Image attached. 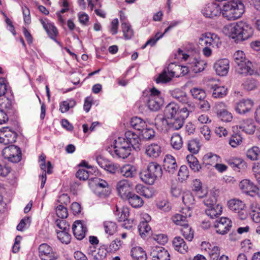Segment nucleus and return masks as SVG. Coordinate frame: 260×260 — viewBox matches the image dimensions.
Here are the masks:
<instances>
[{"label": "nucleus", "mask_w": 260, "mask_h": 260, "mask_svg": "<svg viewBox=\"0 0 260 260\" xmlns=\"http://www.w3.org/2000/svg\"><path fill=\"white\" fill-rule=\"evenodd\" d=\"M220 157L216 154L212 153H208L203 157V159L208 165H212L214 163L220 161Z\"/></svg>", "instance_id": "50"}, {"label": "nucleus", "mask_w": 260, "mask_h": 260, "mask_svg": "<svg viewBox=\"0 0 260 260\" xmlns=\"http://www.w3.org/2000/svg\"><path fill=\"white\" fill-rule=\"evenodd\" d=\"M219 38L214 34L207 32L202 34L199 39V43L202 45L210 46L213 44L214 43H218Z\"/></svg>", "instance_id": "20"}, {"label": "nucleus", "mask_w": 260, "mask_h": 260, "mask_svg": "<svg viewBox=\"0 0 260 260\" xmlns=\"http://www.w3.org/2000/svg\"><path fill=\"white\" fill-rule=\"evenodd\" d=\"M164 168L170 174L175 173L177 169V165L174 157L167 155L164 159Z\"/></svg>", "instance_id": "22"}, {"label": "nucleus", "mask_w": 260, "mask_h": 260, "mask_svg": "<svg viewBox=\"0 0 260 260\" xmlns=\"http://www.w3.org/2000/svg\"><path fill=\"white\" fill-rule=\"evenodd\" d=\"M236 71L238 74L244 76L252 75L254 72L253 64L248 59L238 64Z\"/></svg>", "instance_id": "17"}, {"label": "nucleus", "mask_w": 260, "mask_h": 260, "mask_svg": "<svg viewBox=\"0 0 260 260\" xmlns=\"http://www.w3.org/2000/svg\"><path fill=\"white\" fill-rule=\"evenodd\" d=\"M73 233L75 237L78 240L83 239L87 232V228L84 222L77 220L72 226Z\"/></svg>", "instance_id": "16"}, {"label": "nucleus", "mask_w": 260, "mask_h": 260, "mask_svg": "<svg viewBox=\"0 0 260 260\" xmlns=\"http://www.w3.org/2000/svg\"><path fill=\"white\" fill-rule=\"evenodd\" d=\"M150 255L152 260H170V253L162 247H154L150 252Z\"/></svg>", "instance_id": "13"}, {"label": "nucleus", "mask_w": 260, "mask_h": 260, "mask_svg": "<svg viewBox=\"0 0 260 260\" xmlns=\"http://www.w3.org/2000/svg\"><path fill=\"white\" fill-rule=\"evenodd\" d=\"M217 114L219 118L224 122L228 121V111L226 105L223 103H220L217 106Z\"/></svg>", "instance_id": "42"}, {"label": "nucleus", "mask_w": 260, "mask_h": 260, "mask_svg": "<svg viewBox=\"0 0 260 260\" xmlns=\"http://www.w3.org/2000/svg\"><path fill=\"white\" fill-rule=\"evenodd\" d=\"M240 128L247 134H253L255 130V125L253 120L252 119L243 120L240 126Z\"/></svg>", "instance_id": "28"}, {"label": "nucleus", "mask_w": 260, "mask_h": 260, "mask_svg": "<svg viewBox=\"0 0 260 260\" xmlns=\"http://www.w3.org/2000/svg\"><path fill=\"white\" fill-rule=\"evenodd\" d=\"M239 187L244 192L251 196H253V194L250 193H255L258 190V187L248 179L242 180L239 184Z\"/></svg>", "instance_id": "23"}, {"label": "nucleus", "mask_w": 260, "mask_h": 260, "mask_svg": "<svg viewBox=\"0 0 260 260\" xmlns=\"http://www.w3.org/2000/svg\"><path fill=\"white\" fill-rule=\"evenodd\" d=\"M17 133L9 127L0 128V143L4 145L12 144L16 141Z\"/></svg>", "instance_id": "10"}, {"label": "nucleus", "mask_w": 260, "mask_h": 260, "mask_svg": "<svg viewBox=\"0 0 260 260\" xmlns=\"http://www.w3.org/2000/svg\"><path fill=\"white\" fill-rule=\"evenodd\" d=\"M180 231L183 237L188 241H192L193 238V232L191 228L186 223L180 229Z\"/></svg>", "instance_id": "48"}, {"label": "nucleus", "mask_w": 260, "mask_h": 260, "mask_svg": "<svg viewBox=\"0 0 260 260\" xmlns=\"http://www.w3.org/2000/svg\"><path fill=\"white\" fill-rule=\"evenodd\" d=\"M69 231H60L57 232L58 239L62 243L68 244L70 242L71 235L68 233Z\"/></svg>", "instance_id": "51"}, {"label": "nucleus", "mask_w": 260, "mask_h": 260, "mask_svg": "<svg viewBox=\"0 0 260 260\" xmlns=\"http://www.w3.org/2000/svg\"><path fill=\"white\" fill-rule=\"evenodd\" d=\"M161 152V147L157 144H151L145 148L146 155L153 158L158 157Z\"/></svg>", "instance_id": "29"}, {"label": "nucleus", "mask_w": 260, "mask_h": 260, "mask_svg": "<svg viewBox=\"0 0 260 260\" xmlns=\"http://www.w3.org/2000/svg\"><path fill=\"white\" fill-rule=\"evenodd\" d=\"M233 59L237 65L243 61H245V60L247 59L245 58L244 52L240 50L236 51L234 54Z\"/></svg>", "instance_id": "60"}, {"label": "nucleus", "mask_w": 260, "mask_h": 260, "mask_svg": "<svg viewBox=\"0 0 260 260\" xmlns=\"http://www.w3.org/2000/svg\"><path fill=\"white\" fill-rule=\"evenodd\" d=\"M216 74L221 76H226L228 74V59L218 60L214 66Z\"/></svg>", "instance_id": "24"}, {"label": "nucleus", "mask_w": 260, "mask_h": 260, "mask_svg": "<svg viewBox=\"0 0 260 260\" xmlns=\"http://www.w3.org/2000/svg\"><path fill=\"white\" fill-rule=\"evenodd\" d=\"M205 212L208 216H210L211 218H213L221 214L222 207L220 205L217 204L215 206L208 208L206 210Z\"/></svg>", "instance_id": "44"}, {"label": "nucleus", "mask_w": 260, "mask_h": 260, "mask_svg": "<svg viewBox=\"0 0 260 260\" xmlns=\"http://www.w3.org/2000/svg\"><path fill=\"white\" fill-rule=\"evenodd\" d=\"M147 106L152 111L159 110L164 104V100L160 96L149 95L147 100Z\"/></svg>", "instance_id": "21"}, {"label": "nucleus", "mask_w": 260, "mask_h": 260, "mask_svg": "<svg viewBox=\"0 0 260 260\" xmlns=\"http://www.w3.org/2000/svg\"><path fill=\"white\" fill-rule=\"evenodd\" d=\"M181 214H176L172 217L173 221L177 225H180L181 226L187 223V220Z\"/></svg>", "instance_id": "57"}, {"label": "nucleus", "mask_w": 260, "mask_h": 260, "mask_svg": "<svg viewBox=\"0 0 260 260\" xmlns=\"http://www.w3.org/2000/svg\"><path fill=\"white\" fill-rule=\"evenodd\" d=\"M192 111H186L180 110V113L177 116L168 118V130L176 131L180 129L184 123L185 119Z\"/></svg>", "instance_id": "7"}, {"label": "nucleus", "mask_w": 260, "mask_h": 260, "mask_svg": "<svg viewBox=\"0 0 260 260\" xmlns=\"http://www.w3.org/2000/svg\"><path fill=\"white\" fill-rule=\"evenodd\" d=\"M173 244L176 250L181 253H185L187 251L188 246L184 240L180 237H176L173 241Z\"/></svg>", "instance_id": "32"}, {"label": "nucleus", "mask_w": 260, "mask_h": 260, "mask_svg": "<svg viewBox=\"0 0 260 260\" xmlns=\"http://www.w3.org/2000/svg\"><path fill=\"white\" fill-rule=\"evenodd\" d=\"M155 125L157 129L160 131L168 130V120L162 116H157L155 118Z\"/></svg>", "instance_id": "36"}, {"label": "nucleus", "mask_w": 260, "mask_h": 260, "mask_svg": "<svg viewBox=\"0 0 260 260\" xmlns=\"http://www.w3.org/2000/svg\"><path fill=\"white\" fill-rule=\"evenodd\" d=\"M137 174L136 168L131 165H125L122 167H120L119 175L126 178H133Z\"/></svg>", "instance_id": "25"}, {"label": "nucleus", "mask_w": 260, "mask_h": 260, "mask_svg": "<svg viewBox=\"0 0 260 260\" xmlns=\"http://www.w3.org/2000/svg\"><path fill=\"white\" fill-rule=\"evenodd\" d=\"M125 200H127L129 204L134 208L140 207L144 204L142 199L133 192H132Z\"/></svg>", "instance_id": "30"}, {"label": "nucleus", "mask_w": 260, "mask_h": 260, "mask_svg": "<svg viewBox=\"0 0 260 260\" xmlns=\"http://www.w3.org/2000/svg\"><path fill=\"white\" fill-rule=\"evenodd\" d=\"M105 170L111 174L119 175L120 166L117 164L110 161L107 165V167H106Z\"/></svg>", "instance_id": "62"}, {"label": "nucleus", "mask_w": 260, "mask_h": 260, "mask_svg": "<svg viewBox=\"0 0 260 260\" xmlns=\"http://www.w3.org/2000/svg\"><path fill=\"white\" fill-rule=\"evenodd\" d=\"M57 216L60 218H66L68 216L67 208L62 205H58L56 209Z\"/></svg>", "instance_id": "58"}, {"label": "nucleus", "mask_w": 260, "mask_h": 260, "mask_svg": "<svg viewBox=\"0 0 260 260\" xmlns=\"http://www.w3.org/2000/svg\"><path fill=\"white\" fill-rule=\"evenodd\" d=\"M138 230L141 236L144 237L145 236V233H148L151 230L148 224V221H141L138 226Z\"/></svg>", "instance_id": "53"}, {"label": "nucleus", "mask_w": 260, "mask_h": 260, "mask_svg": "<svg viewBox=\"0 0 260 260\" xmlns=\"http://www.w3.org/2000/svg\"><path fill=\"white\" fill-rule=\"evenodd\" d=\"M135 189L138 193L147 198H149L151 197V195L149 192V189L147 187L141 184L137 185L136 186Z\"/></svg>", "instance_id": "56"}, {"label": "nucleus", "mask_w": 260, "mask_h": 260, "mask_svg": "<svg viewBox=\"0 0 260 260\" xmlns=\"http://www.w3.org/2000/svg\"><path fill=\"white\" fill-rule=\"evenodd\" d=\"M171 68V66L169 65L167 69H165L159 75L158 77L155 80L157 83H166L170 82L173 77H178L180 76H184L187 74L189 71V66L186 67L175 65V68L173 69L174 71H170L169 69Z\"/></svg>", "instance_id": "3"}, {"label": "nucleus", "mask_w": 260, "mask_h": 260, "mask_svg": "<svg viewBox=\"0 0 260 260\" xmlns=\"http://www.w3.org/2000/svg\"><path fill=\"white\" fill-rule=\"evenodd\" d=\"M142 137L144 139L149 140L154 136L155 132L151 128H147V126L141 131Z\"/></svg>", "instance_id": "61"}, {"label": "nucleus", "mask_w": 260, "mask_h": 260, "mask_svg": "<svg viewBox=\"0 0 260 260\" xmlns=\"http://www.w3.org/2000/svg\"><path fill=\"white\" fill-rule=\"evenodd\" d=\"M182 201L185 205H192L194 204V197L192 193L189 191L183 193L182 197Z\"/></svg>", "instance_id": "59"}, {"label": "nucleus", "mask_w": 260, "mask_h": 260, "mask_svg": "<svg viewBox=\"0 0 260 260\" xmlns=\"http://www.w3.org/2000/svg\"><path fill=\"white\" fill-rule=\"evenodd\" d=\"M260 154V150L257 147H253L247 151V156L252 160L257 159L258 156Z\"/></svg>", "instance_id": "52"}, {"label": "nucleus", "mask_w": 260, "mask_h": 260, "mask_svg": "<svg viewBox=\"0 0 260 260\" xmlns=\"http://www.w3.org/2000/svg\"><path fill=\"white\" fill-rule=\"evenodd\" d=\"M165 112L168 118L176 116L180 113L178 105L174 102L169 103L166 107Z\"/></svg>", "instance_id": "33"}, {"label": "nucleus", "mask_w": 260, "mask_h": 260, "mask_svg": "<svg viewBox=\"0 0 260 260\" xmlns=\"http://www.w3.org/2000/svg\"><path fill=\"white\" fill-rule=\"evenodd\" d=\"M39 256L42 260H56L57 255L53 252L52 248L47 244L43 243L39 247Z\"/></svg>", "instance_id": "12"}, {"label": "nucleus", "mask_w": 260, "mask_h": 260, "mask_svg": "<svg viewBox=\"0 0 260 260\" xmlns=\"http://www.w3.org/2000/svg\"><path fill=\"white\" fill-rule=\"evenodd\" d=\"M125 135L126 141H128L129 146L136 151H139L141 147V141L138 135L132 131H127Z\"/></svg>", "instance_id": "18"}, {"label": "nucleus", "mask_w": 260, "mask_h": 260, "mask_svg": "<svg viewBox=\"0 0 260 260\" xmlns=\"http://www.w3.org/2000/svg\"><path fill=\"white\" fill-rule=\"evenodd\" d=\"M131 125L135 129L141 131L144 128L147 126L146 122L141 118L135 117L132 118Z\"/></svg>", "instance_id": "39"}, {"label": "nucleus", "mask_w": 260, "mask_h": 260, "mask_svg": "<svg viewBox=\"0 0 260 260\" xmlns=\"http://www.w3.org/2000/svg\"><path fill=\"white\" fill-rule=\"evenodd\" d=\"M3 156L9 161L17 163L20 161L22 158L20 149L17 146L11 145L3 149Z\"/></svg>", "instance_id": "8"}, {"label": "nucleus", "mask_w": 260, "mask_h": 260, "mask_svg": "<svg viewBox=\"0 0 260 260\" xmlns=\"http://www.w3.org/2000/svg\"><path fill=\"white\" fill-rule=\"evenodd\" d=\"M217 233L224 235L228 231V221L226 217H222L219 220H216L214 223Z\"/></svg>", "instance_id": "27"}, {"label": "nucleus", "mask_w": 260, "mask_h": 260, "mask_svg": "<svg viewBox=\"0 0 260 260\" xmlns=\"http://www.w3.org/2000/svg\"><path fill=\"white\" fill-rule=\"evenodd\" d=\"M253 106V102L251 100H242L235 108L239 113H245L250 111Z\"/></svg>", "instance_id": "26"}, {"label": "nucleus", "mask_w": 260, "mask_h": 260, "mask_svg": "<svg viewBox=\"0 0 260 260\" xmlns=\"http://www.w3.org/2000/svg\"><path fill=\"white\" fill-rule=\"evenodd\" d=\"M115 215L119 222L125 221L129 216V209L125 207L119 208L116 206Z\"/></svg>", "instance_id": "37"}, {"label": "nucleus", "mask_w": 260, "mask_h": 260, "mask_svg": "<svg viewBox=\"0 0 260 260\" xmlns=\"http://www.w3.org/2000/svg\"><path fill=\"white\" fill-rule=\"evenodd\" d=\"M116 189L119 196L125 199L132 192L131 183L127 180L119 181L116 185Z\"/></svg>", "instance_id": "15"}, {"label": "nucleus", "mask_w": 260, "mask_h": 260, "mask_svg": "<svg viewBox=\"0 0 260 260\" xmlns=\"http://www.w3.org/2000/svg\"><path fill=\"white\" fill-rule=\"evenodd\" d=\"M131 255L136 260H146L147 258L145 251L140 247L133 248L131 250Z\"/></svg>", "instance_id": "38"}, {"label": "nucleus", "mask_w": 260, "mask_h": 260, "mask_svg": "<svg viewBox=\"0 0 260 260\" xmlns=\"http://www.w3.org/2000/svg\"><path fill=\"white\" fill-rule=\"evenodd\" d=\"M190 92L194 99L199 101L204 100L206 96V93L205 90L201 88L197 87L192 88L190 89Z\"/></svg>", "instance_id": "45"}, {"label": "nucleus", "mask_w": 260, "mask_h": 260, "mask_svg": "<svg viewBox=\"0 0 260 260\" xmlns=\"http://www.w3.org/2000/svg\"><path fill=\"white\" fill-rule=\"evenodd\" d=\"M208 86L214 89L212 95L214 98H222L226 94L227 88L224 86H217L216 84H208Z\"/></svg>", "instance_id": "40"}, {"label": "nucleus", "mask_w": 260, "mask_h": 260, "mask_svg": "<svg viewBox=\"0 0 260 260\" xmlns=\"http://www.w3.org/2000/svg\"><path fill=\"white\" fill-rule=\"evenodd\" d=\"M246 168L245 161L241 157H231L229 159V182L233 183L236 181L235 176L237 175L242 170Z\"/></svg>", "instance_id": "5"}, {"label": "nucleus", "mask_w": 260, "mask_h": 260, "mask_svg": "<svg viewBox=\"0 0 260 260\" xmlns=\"http://www.w3.org/2000/svg\"><path fill=\"white\" fill-rule=\"evenodd\" d=\"M221 9L220 5L215 3L208 4L202 10L204 16L207 18H213L217 16Z\"/></svg>", "instance_id": "19"}, {"label": "nucleus", "mask_w": 260, "mask_h": 260, "mask_svg": "<svg viewBox=\"0 0 260 260\" xmlns=\"http://www.w3.org/2000/svg\"><path fill=\"white\" fill-rule=\"evenodd\" d=\"M205 65L206 63L203 60H198L195 58H193V61L188 64L189 70H191L195 73L203 71Z\"/></svg>", "instance_id": "35"}, {"label": "nucleus", "mask_w": 260, "mask_h": 260, "mask_svg": "<svg viewBox=\"0 0 260 260\" xmlns=\"http://www.w3.org/2000/svg\"><path fill=\"white\" fill-rule=\"evenodd\" d=\"M171 96L178 102L184 105V107L180 109L186 111H193L195 109V105L188 96L187 93L180 89H175L170 92Z\"/></svg>", "instance_id": "6"}, {"label": "nucleus", "mask_w": 260, "mask_h": 260, "mask_svg": "<svg viewBox=\"0 0 260 260\" xmlns=\"http://www.w3.org/2000/svg\"><path fill=\"white\" fill-rule=\"evenodd\" d=\"M200 149L199 140L197 139L188 141L187 143V149L191 153L197 154Z\"/></svg>", "instance_id": "43"}, {"label": "nucleus", "mask_w": 260, "mask_h": 260, "mask_svg": "<svg viewBox=\"0 0 260 260\" xmlns=\"http://www.w3.org/2000/svg\"><path fill=\"white\" fill-rule=\"evenodd\" d=\"M42 23L44 28L49 36H53L56 35L57 31V29L53 24L51 23H45L43 21H42Z\"/></svg>", "instance_id": "54"}, {"label": "nucleus", "mask_w": 260, "mask_h": 260, "mask_svg": "<svg viewBox=\"0 0 260 260\" xmlns=\"http://www.w3.org/2000/svg\"><path fill=\"white\" fill-rule=\"evenodd\" d=\"M105 233L109 235H113L117 231V225L115 222L111 221H106L103 223Z\"/></svg>", "instance_id": "47"}, {"label": "nucleus", "mask_w": 260, "mask_h": 260, "mask_svg": "<svg viewBox=\"0 0 260 260\" xmlns=\"http://www.w3.org/2000/svg\"><path fill=\"white\" fill-rule=\"evenodd\" d=\"M229 37L236 43L247 40L253 35L252 28L242 21L229 23Z\"/></svg>", "instance_id": "1"}, {"label": "nucleus", "mask_w": 260, "mask_h": 260, "mask_svg": "<svg viewBox=\"0 0 260 260\" xmlns=\"http://www.w3.org/2000/svg\"><path fill=\"white\" fill-rule=\"evenodd\" d=\"M244 6L239 0H229V20L240 18L244 12Z\"/></svg>", "instance_id": "9"}, {"label": "nucleus", "mask_w": 260, "mask_h": 260, "mask_svg": "<svg viewBox=\"0 0 260 260\" xmlns=\"http://www.w3.org/2000/svg\"><path fill=\"white\" fill-rule=\"evenodd\" d=\"M87 253L92 257L93 260H103L105 258L107 250L105 246L96 249L94 246H90L87 249Z\"/></svg>", "instance_id": "14"}, {"label": "nucleus", "mask_w": 260, "mask_h": 260, "mask_svg": "<svg viewBox=\"0 0 260 260\" xmlns=\"http://www.w3.org/2000/svg\"><path fill=\"white\" fill-rule=\"evenodd\" d=\"M95 184L94 193L100 197H106L110 193V188L105 180L96 178Z\"/></svg>", "instance_id": "11"}, {"label": "nucleus", "mask_w": 260, "mask_h": 260, "mask_svg": "<svg viewBox=\"0 0 260 260\" xmlns=\"http://www.w3.org/2000/svg\"><path fill=\"white\" fill-rule=\"evenodd\" d=\"M171 144L173 148L179 150L181 149L183 145V141L182 138L179 134H174L172 135L171 139Z\"/></svg>", "instance_id": "46"}, {"label": "nucleus", "mask_w": 260, "mask_h": 260, "mask_svg": "<svg viewBox=\"0 0 260 260\" xmlns=\"http://www.w3.org/2000/svg\"><path fill=\"white\" fill-rule=\"evenodd\" d=\"M121 28L125 39H129L134 35V31L131 25L126 22H122Z\"/></svg>", "instance_id": "49"}, {"label": "nucleus", "mask_w": 260, "mask_h": 260, "mask_svg": "<svg viewBox=\"0 0 260 260\" xmlns=\"http://www.w3.org/2000/svg\"><path fill=\"white\" fill-rule=\"evenodd\" d=\"M245 208V204L239 200H231L229 201V209L236 213L238 210Z\"/></svg>", "instance_id": "41"}, {"label": "nucleus", "mask_w": 260, "mask_h": 260, "mask_svg": "<svg viewBox=\"0 0 260 260\" xmlns=\"http://www.w3.org/2000/svg\"><path fill=\"white\" fill-rule=\"evenodd\" d=\"M233 134L229 140V144L232 147H236L242 142V137L239 134L238 127L237 125L232 127Z\"/></svg>", "instance_id": "31"}, {"label": "nucleus", "mask_w": 260, "mask_h": 260, "mask_svg": "<svg viewBox=\"0 0 260 260\" xmlns=\"http://www.w3.org/2000/svg\"><path fill=\"white\" fill-rule=\"evenodd\" d=\"M250 215L254 222L260 223V206L256 202L252 203L250 206Z\"/></svg>", "instance_id": "34"}, {"label": "nucleus", "mask_w": 260, "mask_h": 260, "mask_svg": "<svg viewBox=\"0 0 260 260\" xmlns=\"http://www.w3.org/2000/svg\"><path fill=\"white\" fill-rule=\"evenodd\" d=\"M256 82L252 78L247 79L243 84L244 88L247 90H251L256 87Z\"/></svg>", "instance_id": "64"}, {"label": "nucleus", "mask_w": 260, "mask_h": 260, "mask_svg": "<svg viewBox=\"0 0 260 260\" xmlns=\"http://www.w3.org/2000/svg\"><path fill=\"white\" fill-rule=\"evenodd\" d=\"M11 101L5 96V95L2 96L0 98V109H3L4 111L6 109H10L11 108Z\"/></svg>", "instance_id": "63"}, {"label": "nucleus", "mask_w": 260, "mask_h": 260, "mask_svg": "<svg viewBox=\"0 0 260 260\" xmlns=\"http://www.w3.org/2000/svg\"><path fill=\"white\" fill-rule=\"evenodd\" d=\"M107 150L114 157L124 159L131 154L132 149L125 138L118 137L114 141L113 146L108 147Z\"/></svg>", "instance_id": "2"}, {"label": "nucleus", "mask_w": 260, "mask_h": 260, "mask_svg": "<svg viewBox=\"0 0 260 260\" xmlns=\"http://www.w3.org/2000/svg\"><path fill=\"white\" fill-rule=\"evenodd\" d=\"M162 175L161 167L156 162L149 163L147 169L140 174L142 180L149 185L153 184L156 180L161 178Z\"/></svg>", "instance_id": "4"}, {"label": "nucleus", "mask_w": 260, "mask_h": 260, "mask_svg": "<svg viewBox=\"0 0 260 260\" xmlns=\"http://www.w3.org/2000/svg\"><path fill=\"white\" fill-rule=\"evenodd\" d=\"M202 245L205 248V249L208 252L209 255L216 253H219V249L217 246H212L210 243L206 242H203Z\"/></svg>", "instance_id": "55"}]
</instances>
